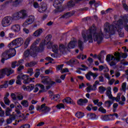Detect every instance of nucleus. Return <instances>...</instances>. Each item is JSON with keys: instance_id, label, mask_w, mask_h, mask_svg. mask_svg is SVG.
Segmentation results:
<instances>
[{"instance_id": "bf43d9fd", "label": "nucleus", "mask_w": 128, "mask_h": 128, "mask_svg": "<svg viewBox=\"0 0 128 128\" xmlns=\"http://www.w3.org/2000/svg\"><path fill=\"white\" fill-rule=\"evenodd\" d=\"M33 6L34 8H39L40 5H38V2H34L33 4Z\"/></svg>"}, {"instance_id": "0eeeda50", "label": "nucleus", "mask_w": 128, "mask_h": 128, "mask_svg": "<svg viewBox=\"0 0 128 128\" xmlns=\"http://www.w3.org/2000/svg\"><path fill=\"white\" fill-rule=\"evenodd\" d=\"M22 88L24 92H32L34 89V92L36 93L38 92V88L36 87L34 88V84H30L29 86H26L24 84L22 86Z\"/></svg>"}, {"instance_id": "f8f14e48", "label": "nucleus", "mask_w": 128, "mask_h": 128, "mask_svg": "<svg viewBox=\"0 0 128 128\" xmlns=\"http://www.w3.org/2000/svg\"><path fill=\"white\" fill-rule=\"evenodd\" d=\"M42 108V112H44V114H48L50 112V108L48 106H46V104H44L40 106Z\"/></svg>"}, {"instance_id": "680f3d73", "label": "nucleus", "mask_w": 128, "mask_h": 128, "mask_svg": "<svg viewBox=\"0 0 128 128\" xmlns=\"http://www.w3.org/2000/svg\"><path fill=\"white\" fill-rule=\"evenodd\" d=\"M92 86H90L86 88V90L87 92H90L92 90Z\"/></svg>"}, {"instance_id": "9d476101", "label": "nucleus", "mask_w": 128, "mask_h": 128, "mask_svg": "<svg viewBox=\"0 0 128 128\" xmlns=\"http://www.w3.org/2000/svg\"><path fill=\"white\" fill-rule=\"evenodd\" d=\"M18 76H20L21 80H24L23 84H30L32 82V80H30V76L26 74H21Z\"/></svg>"}, {"instance_id": "393cba45", "label": "nucleus", "mask_w": 128, "mask_h": 128, "mask_svg": "<svg viewBox=\"0 0 128 128\" xmlns=\"http://www.w3.org/2000/svg\"><path fill=\"white\" fill-rule=\"evenodd\" d=\"M52 51L54 54H58V46L57 44H54L52 46Z\"/></svg>"}, {"instance_id": "e2e57ef3", "label": "nucleus", "mask_w": 128, "mask_h": 128, "mask_svg": "<svg viewBox=\"0 0 128 128\" xmlns=\"http://www.w3.org/2000/svg\"><path fill=\"white\" fill-rule=\"evenodd\" d=\"M64 72H70V70L68 68H63L62 70V73L64 74Z\"/></svg>"}, {"instance_id": "0e129e2a", "label": "nucleus", "mask_w": 128, "mask_h": 128, "mask_svg": "<svg viewBox=\"0 0 128 128\" xmlns=\"http://www.w3.org/2000/svg\"><path fill=\"white\" fill-rule=\"evenodd\" d=\"M46 60H48L49 62H54V58H52V57L50 56H47L45 58Z\"/></svg>"}, {"instance_id": "1a4fd4ad", "label": "nucleus", "mask_w": 128, "mask_h": 128, "mask_svg": "<svg viewBox=\"0 0 128 128\" xmlns=\"http://www.w3.org/2000/svg\"><path fill=\"white\" fill-rule=\"evenodd\" d=\"M40 78H41L42 80V82L44 84H56V82L52 80L48 76H44L40 75ZM52 82V83H51Z\"/></svg>"}, {"instance_id": "7c9ffc66", "label": "nucleus", "mask_w": 128, "mask_h": 128, "mask_svg": "<svg viewBox=\"0 0 128 128\" xmlns=\"http://www.w3.org/2000/svg\"><path fill=\"white\" fill-rule=\"evenodd\" d=\"M74 13H70V12H68L66 14L62 16V18H70L72 16H74Z\"/></svg>"}, {"instance_id": "2eb2a0df", "label": "nucleus", "mask_w": 128, "mask_h": 128, "mask_svg": "<svg viewBox=\"0 0 128 128\" xmlns=\"http://www.w3.org/2000/svg\"><path fill=\"white\" fill-rule=\"evenodd\" d=\"M62 2L63 1H62V2H60V0H54V2L53 4V6H54L55 8L60 10V6H62Z\"/></svg>"}, {"instance_id": "2f4dec72", "label": "nucleus", "mask_w": 128, "mask_h": 128, "mask_svg": "<svg viewBox=\"0 0 128 128\" xmlns=\"http://www.w3.org/2000/svg\"><path fill=\"white\" fill-rule=\"evenodd\" d=\"M112 104H114V101L106 100L105 102V106H107L108 108H110Z\"/></svg>"}, {"instance_id": "20e7f679", "label": "nucleus", "mask_w": 128, "mask_h": 128, "mask_svg": "<svg viewBox=\"0 0 128 128\" xmlns=\"http://www.w3.org/2000/svg\"><path fill=\"white\" fill-rule=\"evenodd\" d=\"M27 16L26 10H22L18 12L14 13L12 17V20H18L20 18H26Z\"/></svg>"}, {"instance_id": "6e6d98bb", "label": "nucleus", "mask_w": 128, "mask_h": 128, "mask_svg": "<svg viewBox=\"0 0 128 128\" xmlns=\"http://www.w3.org/2000/svg\"><path fill=\"white\" fill-rule=\"evenodd\" d=\"M108 90L106 91V92L107 96H110V94H112V90H111L112 88H110V87H108Z\"/></svg>"}, {"instance_id": "774afa93", "label": "nucleus", "mask_w": 128, "mask_h": 128, "mask_svg": "<svg viewBox=\"0 0 128 128\" xmlns=\"http://www.w3.org/2000/svg\"><path fill=\"white\" fill-rule=\"evenodd\" d=\"M24 66H20L18 68L17 70L18 72H20L22 70H24Z\"/></svg>"}, {"instance_id": "ea45409f", "label": "nucleus", "mask_w": 128, "mask_h": 128, "mask_svg": "<svg viewBox=\"0 0 128 128\" xmlns=\"http://www.w3.org/2000/svg\"><path fill=\"white\" fill-rule=\"evenodd\" d=\"M56 108L58 110H62V108H64L65 106L64 104L60 103L56 105Z\"/></svg>"}, {"instance_id": "bb28decb", "label": "nucleus", "mask_w": 128, "mask_h": 128, "mask_svg": "<svg viewBox=\"0 0 128 128\" xmlns=\"http://www.w3.org/2000/svg\"><path fill=\"white\" fill-rule=\"evenodd\" d=\"M30 40H32V38H28L25 41L24 43V48H28V44H30Z\"/></svg>"}, {"instance_id": "dca6fc26", "label": "nucleus", "mask_w": 128, "mask_h": 128, "mask_svg": "<svg viewBox=\"0 0 128 128\" xmlns=\"http://www.w3.org/2000/svg\"><path fill=\"white\" fill-rule=\"evenodd\" d=\"M49 98L51 100H54L55 102H58V100L60 98V96L58 94L49 95Z\"/></svg>"}, {"instance_id": "603ef678", "label": "nucleus", "mask_w": 128, "mask_h": 128, "mask_svg": "<svg viewBox=\"0 0 128 128\" xmlns=\"http://www.w3.org/2000/svg\"><path fill=\"white\" fill-rule=\"evenodd\" d=\"M52 84V82H51L50 84H46V85L47 86H46V90H50V88H52V86L54 84Z\"/></svg>"}, {"instance_id": "f704fd0d", "label": "nucleus", "mask_w": 128, "mask_h": 128, "mask_svg": "<svg viewBox=\"0 0 128 128\" xmlns=\"http://www.w3.org/2000/svg\"><path fill=\"white\" fill-rule=\"evenodd\" d=\"M81 66L83 68H78V70H82L83 72H86V70H88V67L86 66L84 64H82Z\"/></svg>"}, {"instance_id": "b1692460", "label": "nucleus", "mask_w": 128, "mask_h": 128, "mask_svg": "<svg viewBox=\"0 0 128 128\" xmlns=\"http://www.w3.org/2000/svg\"><path fill=\"white\" fill-rule=\"evenodd\" d=\"M12 112V109L10 108L9 107L6 108V110L5 112L6 116H12V114L10 112Z\"/></svg>"}, {"instance_id": "c756f323", "label": "nucleus", "mask_w": 128, "mask_h": 128, "mask_svg": "<svg viewBox=\"0 0 128 128\" xmlns=\"http://www.w3.org/2000/svg\"><path fill=\"white\" fill-rule=\"evenodd\" d=\"M12 1H7L5 4H2L0 7V10H6V8H8V4H10V2H12Z\"/></svg>"}, {"instance_id": "5701e85b", "label": "nucleus", "mask_w": 128, "mask_h": 128, "mask_svg": "<svg viewBox=\"0 0 128 128\" xmlns=\"http://www.w3.org/2000/svg\"><path fill=\"white\" fill-rule=\"evenodd\" d=\"M94 4V6H95V8H98L100 6V2H96V0H91L89 2V4L91 6H92V4Z\"/></svg>"}, {"instance_id": "37998d69", "label": "nucleus", "mask_w": 128, "mask_h": 128, "mask_svg": "<svg viewBox=\"0 0 128 128\" xmlns=\"http://www.w3.org/2000/svg\"><path fill=\"white\" fill-rule=\"evenodd\" d=\"M92 74V72H88V74H86L85 75V76L86 80H92V78L90 77L92 74Z\"/></svg>"}, {"instance_id": "a18cd8bd", "label": "nucleus", "mask_w": 128, "mask_h": 128, "mask_svg": "<svg viewBox=\"0 0 128 128\" xmlns=\"http://www.w3.org/2000/svg\"><path fill=\"white\" fill-rule=\"evenodd\" d=\"M122 90H123L124 92H126V82H123L122 85Z\"/></svg>"}, {"instance_id": "c85d7f7f", "label": "nucleus", "mask_w": 128, "mask_h": 128, "mask_svg": "<svg viewBox=\"0 0 128 128\" xmlns=\"http://www.w3.org/2000/svg\"><path fill=\"white\" fill-rule=\"evenodd\" d=\"M117 54L118 53L114 54V56H116V58H114V56H111V60H114L116 62H119L120 58H118V56H116Z\"/></svg>"}, {"instance_id": "79ce46f5", "label": "nucleus", "mask_w": 128, "mask_h": 128, "mask_svg": "<svg viewBox=\"0 0 128 128\" xmlns=\"http://www.w3.org/2000/svg\"><path fill=\"white\" fill-rule=\"evenodd\" d=\"M16 84L19 86H22V79L20 78V76L18 75L17 76V80H16Z\"/></svg>"}, {"instance_id": "4468645a", "label": "nucleus", "mask_w": 128, "mask_h": 128, "mask_svg": "<svg viewBox=\"0 0 128 128\" xmlns=\"http://www.w3.org/2000/svg\"><path fill=\"white\" fill-rule=\"evenodd\" d=\"M46 10H48L46 4H42L39 6V8H38V12H40V14H43V12H44L46 11Z\"/></svg>"}, {"instance_id": "4be33fe9", "label": "nucleus", "mask_w": 128, "mask_h": 128, "mask_svg": "<svg viewBox=\"0 0 128 128\" xmlns=\"http://www.w3.org/2000/svg\"><path fill=\"white\" fill-rule=\"evenodd\" d=\"M42 34V29L40 28L35 31L33 34V36H34L38 37L40 36Z\"/></svg>"}, {"instance_id": "6ab92c4d", "label": "nucleus", "mask_w": 128, "mask_h": 128, "mask_svg": "<svg viewBox=\"0 0 128 128\" xmlns=\"http://www.w3.org/2000/svg\"><path fill=\"white\" fill-rule=\"evenodd\" d=\"M76 41L72 40L68 43V48H70V50H72V48H76Z\"/></svg>"}, {"instance_id": "052dcab7", "label": "nucleus", "mask_w": 128, "mask_h": 128, "mask_svg": "<svg viewBox=\"0 0 128 128\" xmlns=\"http://www.w3.org/2000/svg\"><path fill=\"white\" fill-rule=\"evenodd\" d=\"M11 98L13 100H16V95L14 93L11 94Z\"/></svg>"}, {"instance_id": "13d9d810", "label": "nucleus", "mask_w": 128, "mask_h": 128, "mask_svg": "<svg viewBox=\"0 0 128 128\" xmlns=\"http://www.w3.org/2000/svg\"><path fill=\"white\" fill-rule=\"evenodd\" d=\"M108 98L110 100H112V102H114V100H116V97H114L112 96V94H110V95H108Z\"/></svg>"}, {"instance_id": "f3484780", "label": "nucleus", "mask_w": 128, "mask_h": 128, "mask_svg": "<svg viewBox=\"0 0 128 128\" xmlns=\"http://www.w3.org/2000/svg\"><path fill=\"white\" fill-rule=\"evenodd\" d=\"M11 30L15 32H18L20 30V26L18 24L13 25L11 27Z\"/></svg>"}, {"instance_id": "5fc2aeb1", "label": "nucleus", "mask_w": 128, "mask_h": 128, "mask_svg": "<svg viewBox=\"0 0 128 128\" xmlns=\"http://www.w3.org/2000/svg\"><path fill=\"white\" fill-rule=\"evenodd\" d=\"M36 86H39L41 90H46L44 88V86L42 84H36Z\"/></svg>"}, {"instance_id": "423d86ee", "label": "nucleus", "mask_w": 128, "mask_h": 128, "mask_svg": "<svg viewBox=\"0 0 128 128\" xmlns=\"http://www.w3.org/2000/svg\"><path fill=\"white\" fill-rule=\"evenodd\" d=\"M24 44V39L22 38H19L13 40L12 42L8 44L9 48L12 47V46H22Z\"/></svg>"}, {"instance_id": "f257e3e1", "label": "nucleus", "mask_w": 128, "mask_h": 128, "mask_svg": "<svg viewBox=\"0 0 128 128\" xmlns=\"http://www.w3.org/2000/svg\"><path fill=\"white\" fill-rule=\"evenodd\" d=\"M39 41L36 40L30 46V48H28L24 50L23 56L24 60L28 59L30 58H36L38 54V52H42L44 50V43L40 44V47L38 46Z\"/></svg>"}, {"instance_id": "69168bd1", "label": "nucleus", "mask_w": 128, "mask_h": 128, "mask_svg": "<svg viewBox=\"0 0 128 128\" xmlns=\"http://www.w3.org/2000/svg\"><path fill=\"white\" fill-rule=\"evenodd\" d=\"M124 22H128V16H124L122 18Z\"/></svg>"}, {"instance_id": "de8ad7c7", "label": "nucleus", "mask_w": 128, "mask_h": 128, "mask_svg": "<svg viewBox=\"0 0 128 128\" xmlns=\"http://www.w3.org/2000/svg\"><path fill=\"white\" fill-rule=\"evenodd\" d=\"M90 118L92 120H96V115L95 114L92 113L90 116Z\"/></svg>"}, {"instance_id": "4c0bfd02", "label": "nucleus", "mask_w": 128, "mask_h": 128, "mask_svg": "<svg viewBox=\"0 0 128 128\" xmlns=\"http://www.w3.org/2000/svg\"><path fill=\"white\" fill-rule=\"evenodd\" d=\"M102 120L104 122H108V120H112V119L110 118V116L105 115L102 117Z\"/></svg>"}, {"instance_id": "49530a36", "label": "nucleus", "mask_w": 128, "mask_h": 128, "mask_svg": "<svg viewBox=\"0 0 128 128\" xmlns=\"http://www.w3.org/2000/svg\"><path fill=\"white\" fill-rule=\"evenodd\" d=\"M98 112H102V114H106V110L102 106H100L98 110Z\"/></svg>"}, {"instance_id": "f03ea898", "label": "nucleus", "mask_w": 128, "mask_h": 128, "mask_svg": "<svg viewBox=\"0 0 128 128\" xmlns=\"http://www.w3.org/2000/svg\"><path fill=\"white\" fill-rule=\"evenodd\" d=\"M96 29H90V34H88L84 32V30L82 31V38L84 40V42H86L88 40L89 44H92L94 42H97L98 44H100L101 42H102V40H104V34L102 32H96ZM93 33V38L92 34Z\"/></svg>"}, {"instance_id": "58836bf2", "label": "nucleus", "mask_w": 128, "mask_h": 128, "mask_svg": "<svg viewBox=\"0 0 128 128\" xmlns=\"http://www.w3.org/2000/svg\"><path fill=\"white\" fill-rule=\"evenodd\" d=\"M21 104L24 106V108H28V102L27 100H24L21 102Z\"/></svg>"}, {"instance_id": "39448f33", "label": "nucleus", "mask_w": 128, "mask_h": 128, "mask_svg": "<svg viewBox=\"0 0 128 128\" xmlns=\"http://www.w3.org/2000/svg\"><path fill=\"white\" fill-rule=\"evenodd\" d=\"M16 54V50L15 48H10L9 50H6L2 54V56L8 60L11 58H14Z\"/></svg>"}, {"instance_id": "4d7b16f0", "label": "nucleus", "mask_w": 128, "mask_h": 128, "mask_svg": "<svg viewBox=\"0 0 128 128\" xmlns=\"http://www.w3.org/2000/svg\"><path fill=\"white\" fill-rule=\"evenodd\" d=\"M24 59L20 60L18 61V64L17 65V66H22V64H24Z\"/></svg>"}, {"instance_id": "c03bdc74", "label": "nucleus", "mask_w": 128, "mask_h": 128, "mask_svg": "<svg viewBox=\"0 0 128 128\" xmlns=\"http://www.w3.org/2000/svg\"><path fill=\"white\" fill-rule=\"evenodd\" d=\"M72 100V98L70 97H67L65 98H64L62 100L63 102H66V104H70V102Z\"/></svg>"}, {"instance_id": "c9c22d12", "label": "nucleus", "mask_w": 128, "mask_h": 128, "mask_svg": "<svg viewBox=\"0 0 128 128\" xmlns=\"http://www.w3.org/2000/svg\"><path fill=\"white\" fill-rule=\"evenodd\" d=\"M22 1L20 0H15L12 2V6H15V8H16V6H18L19 4L22 2Z\"/></svg>"}, {"instance_id": "72a5a7b5", "label": "nucleus", "mask_w": 128, "mask_h": 128, "mask_svg": "<svg viewBox=\"0 0 128 128\" xmlns=\"http://www.w3.org/2000/svg\"><path fill=\"white\" fill-rule=\"evenodd\" d=\"M74 6H76V4H74V2L72 0H70L67 4V6L68 8H74Z\"/></svg>"}, {"instance_id": "3c124183", "label": "nucleus", "mask_w": 128, "mask_h": 128, "mask_svg": "<svg viewBox=\"0 0 128 128\" xmlns=\"http://www.w3.org/2000/svg\"><path fill=\"white\" fill-rule=\"evenodd\" d=\"M18 64V62H16V61L13 62L12 63L11 66H12V68H16V66H17L18 64Z\"/></svg>"}, {"instance_id": "6e6552de", "label": "nucleus", "mask_w": 128, "mask_h": 128, "mask_svg": "<svg viewBox=\"0 0 128 128\" xmlns=\"http://www.w3.org/2000/svg\"><path fill=\"white\" fill-rule=\"evenodd\" d=\"M12 16H6L4 17L2 21V24L4 28H6V26H10L12 24Z\"/></svg>"}, {"instance_id": "8fccbe9b", "label": "nucleus", "mask_w": 128, "mask_h": 128, "mask_svg": "<svg viewBox=\"0 0 128 128\" xmlns=\"http://www.w3.org/2000/svg\"><path fill=\"white\" fill-rule=\"evenodd\" d=\"M28 74H30V76H32L34 74V70L32 69V68H28Z\"/></svg>"}, {"instance_id": "7ed1b4c3", "label": "nucleus", "mask_w": 128, "mask_h": 128, "mask_svg": "<svg viewBox=\"0 0 128 128\" xmlns=\"http://www.w3.org/2000/svg\"><path fill=\"white\" fill-rule=\"evenodd\" d=\"M122 28L120 25L116 24L114 25H110L108 26H106L104 28V32L105 34H108L110 36H114V34H115L116 32H118L119 36L120 38H124V34L122 32Z\"/></svg>"}, {"instance_id": "aec40b11", "label": "nucleus", "mask_w": 128, "mask_h": 128, "mask_svg": "<svg viewBox=\"0 0 128 128\" xmlns=\"http://www.w3.org/2000/svg\"><path fill=\"white\" fill-rule=\"evenodd\" d=\"M118 58H119V61L120 62V60L122 58H128V54L124 53L122 54L121 52H118L117 53V54H116Z\"/></svg>"}, {"instance_id": "412c9836", "label": "nucleus", "mask_w": 128, "mask_h": 128, "mask_svg": "<svg viewBox=\"0 0 128 128\" xmlns=\"http://www.w3.org/2000/svg\"><path fill=\"white\" fill-rule=\"evenodd\" d=\"M4 70L5 71V74H7V76H10V75L12 74H14V70H12V68H4Z\"/></svg>"}, {"instance_id": "864d4df0", "label": "nucleus", "mask_w": 128, "mask_h": 128, "mask_svg": "<svg viewBox=\"0 0 128 128\" xmlns=\"http://www.w3.org/2000/svg\"><path fill=\"white\" fill-rule=\"evenodd\" d=\"M59 50L60 52H62V50H66V46L64 44H60L59 46Z\"/></svg>"}, {"instance_id": "ddd939ff", "label": "nucleus", "mask_w": 128, "mask_h": 128, "mask_svg": "<svg viewBox=\"0 0 128 128\" xmlns=\"http://www.w3.org/2000/svg\"><path fill=\"white\" fill-rule=\"evenodd\" d=\"M34 22V16H30L24 22V25L28 26L29 24H32Z\"/></svg>"}, {"instance_id": "9b49d317", "label": "nucleus", "mask_w": 128, "mask_h": 128, "mask_svg": "<svg viewBox=\"0 0 128 128\" xmlns=\"http://www.w3.org/2000/svg\"><path fill=\"white\" fill-rule=\"evenodd\" d=\"M87 102H88V100L86 98H80L77 100V104L80 106H86Z\"/></svg>"}, {"instance_id": "a211bd4d", "label": "nucleus", "mask_w": 128, "mask_h": 128, "mask_svg": "<svg viewBox=\"0 0 128 128\" xmlns=\"http://www.w3.org/2000/svg\"><path fill=\"white\" fill-rule=\"evenodd\" d=\"M36 64H38V62L32 61L30 62L26 63L25 66H26V68H32L34 66H36Z\"/></svg>"}, {"instance_id": "a878e982", "label": "nucleus", "mask_w": 128, "mask_h": 128, "mask_svg": "<svg viewBox=\"0 0 128 128\" xmlns=\"http://www.w3.org/2000/svg\"><path fill=\"white\" fill-rule=\"evenodd\" d=\"M78 48L82 52L84 50V42L82 40H78Z\"/></svg>"}, {"instance_id": "09e8293b", "label": "nucleus", "mask_w": 128, "mask_h": 128, "mask_svg": "<svg viewBox=\"0 0 128 128\" xmlns=\"http://www.w3.org/2000/svg\"><path fill=\"white\" fill-rule=\"evenodd\" d=\"M111 58H112V55L110 54H108L106 56V60L107 62H110Z\"/></svg>"}, {"instance_id": "473e14b6", "label": "nucleus", "mask_w": 128, "mask_h": 128, "mask_svg": "<svg viewBox=\"0 0 128 128\" xmlns=\"http://www.w3.org/2000/svg\"><path fill=\"white\" fill-rule=\"evenodd\" d=\"M98 90H99V92L101 94H104V92H106V88H104V86H100L98 88Z\"/></svg>"}, {"instance_id": "338daca9", "label": "nucleus", "mask_w": 128, "mask_h": 128, "mask_svg": "<svg viewBox=\"0 0 128 128\" xmlns=\"http://www.w3.org/2000/svg\"><path fill=\"white\" fill-rule=\"evenodd\" d=\"M21 128H30V124H25L22 125L21 126Z\"/></svg>"}, {"instance_id": "a19ab883", "label": "nucleus", "mask_w": 128, "mask_h": 128, "mask_svg": "<svg viewBox=\"0 0 128 128\" xmlns=\"http://www.w3.org/2000/svg\"><path fill=\"white\" fill-rule=\"evenodd\" d=\"M4 100L5 104L6 106H10V99L8 98H7L6 97H4Z\"/></svg>"}, {"instance_id": "e433bc0d", "label": "nucleus", "mask_w": 128, "mask_h": 128, "mask_svg": "<svg viewBox=\"0 0 128 128\" xmlns=\"http://www.w3.org/2000/svg\"><path fill=\"white\" fill-rule=\"evenodd\" d=\"M6 71L4 68L0 70V78H4V76H6Z\"/></svg>"}, {"instance_id": "cd10ccee", "label": "nucleus", "mask_w": 128, "mask_h": 128, "mask_svg": "<svg viewBox=\"0 0 128 128\" xmlns=\"http://www.w3.org/2000/svg\"><path fill=\"white\" fill-rule=\"evenodd\" d=\"M75 116L78 118H82L84 116V114L82 112H78L76 114Z\"/></svg>"}]
</instances>
